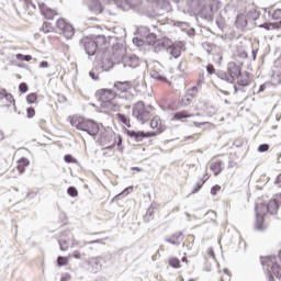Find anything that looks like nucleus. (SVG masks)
Returning a JSON list of instances; mask_svg holds the SVG:
<instances>
[{
  "mask_svg": "<svg viewBox=\"0 0 281 281\" xmlns=\"http://www.w3.org/2000/svg\"><path fill=\"white\" fill-rule=\"evenodd\" d=\"M64 161H66V164H78V159L69 154L64 157Z\"/></svg>",
  "mask_w": 281,
  "mask_h": 281,
  "instance_id": "obj_30",
  "label": "nucleus"
},
{
  "mask_svg": "<svg viewBox=\"0 0 281 281\" xmlns=\"http://www.w3.org/2000/svg\"><path fill=\"white\" fill-rule=\"evenodd\" d=\"M132 115L139 124H146L155 115V106L138 101L132 108Z\"/></svg>",
  "mask_w": 281,
  "mask_h": 281,
  "instance_id": "obj_2",
  "label": "nucleus"
},
{
  "mask_svg": "<svg viewBox=\"0 0 281 281\" xmlns=\"http://www.w3.org/2000/svg\"><path fill=\"white\" fill-rule=\"evenodd\" d=\"M149 126L153 132H149L148 135L151 137H157V135H161L166 131V124H164L159 115L153 116Z\"/></svg>",
  "mask_w": 281,
  "mask_h": 281,
  "instance_id": "obj_6",
  "label": "nucleus"
},
{
  "mask_svg": "<svg viewBox=\"0 0 281 281\" xmlns=\"http://www.w3.org/2000/svg\"><path fill=\"white\" fill-rule=\"evenodd\" d=\"M116 139L117 140V146H122V136H116Z\"/></svg>",
  "mask_w": 281,
  "mask_h": 281,
  "instance_id": "obj_46",
  "label": "nucleus"
},
{
  "mask_svg": "<svg viewBox=\"0 0 281 281\" xmlns=\"http://www.w3.org/2000/svg\"><path fill=\"white\" fill-rule=\"evenodd\" d=\"M187 240H189L190 243H194V236H192V235L188 236Z\"/></svg>",
  "mask_w": 281,
  "mask_h": 281,
  "instance_id": "obj_47",
  "label": "nucleus"
},
{
  "mask_svg": "<svg viewBox=\"0 0 281 281\" xmlns=\"http://www.w3.org/2000/svg\"><path fill=\"white\" fill-rule=\"evenodd\" d=\"M148 37L151 38L153 43H157V37L154 34L149 35Z\"/></svg>",
  "mask_w": 281,
  "mask_h": 281,
  "instance_id": "obj_44",
  "label": "nucleus"
},
{
  "mask_svg": "<svg viewBox=\"0 0 281 281\" xmlns=\"http://www.w3.org/2000/svg\"><path fill=\"white\" fill-rule=\"evenodd\" d=\"M71 256L72 258H76V260H80V258H82V255L78 250H75Z\"/></svg>",
  "mask_w": 281,
  "mask_h": 281,
  "instance_id": "obj_41",
  "label": "nucleus"
},
{
  "mask_svg": "<svg viewBox=\"0 0 281 281\" xmlns=\"http://www.w3.org/2000/svg\"><path fill=\"white\" fill-rule=\"evenodd\" d=\"M272 19L281 23V9L274 10V12L272 13Z\"/></svg>",
  "mask_w": 281,
  "mask_h": 281,
  "instance_id": "obj_32",
  "label": "nucleus"
},
{
  "mask_svg": "<svg viewBox=\"0 0 281 281\" xmlns=\"http://www.w3.org/2000/svg\"><path fill=\"white\" fill-rule=\"evenodd\" d=\"M16 60H20L21 63L25 61V63H30V60H32L31 55H23L21 53L15 55Z\"/></svg>",
  "mask_w": 281,
  "mask_h": 281,
  "instance_id": "obj_27",
  "label": "nucleus"
},
{
  "mask_svg": "<svg viewBox=\"0 0 281 281\" xmlns=\"http://www.w3.org/2000/svg\"><path fill=\"white\" fill-rule=\"evenodd\" d=\"M241 69L240 66L232 61L228 64L227 71L224 75V80L226 82H236L237 78L240 76Z\"/></svg>",
  "mask_w": 281,
  "mask_h": 281,
  "instance_id": "obj_7",
  "label": "nucleus"
},
{
  "mask_svg": "<svg viewBox=\"0 0 281 281\" xmlns=\"http://www.w3.org/2000/svg\"><path fill=\"white\" fill-rule=\"evenodd\" d=\"M205 184V181H203L202 183H198L193 191H192V194H196V192H199V190H201V188H203V186Z\"/></svg>",
  "mask_w": 281,
  "mask_h": 281,
  "instance_id": "obj_40",
  "label": "nucleus"
},
{
  "mask_svg": "<svg viewBox=\"0 0 281 281\" xmlns=\"http://www.w3.org/2000/svg\"><path fill=\"white\" fill-rule=\"evenodd\" d=\"M93 243L102 244V239H97V240L90 241L89 244L91 245Z\"/></svg>",
  "mask_w": 281,
  "mask_h": 281,
  "instance_id": "obj_52",
  "label": "nucleus"
},
{
  "mask_svg": "<svg viewBox=\"0 0 281 281\" xmlns=\"http://www.w3.org/2000/svg\"><path fill=\"white\" fill-rule=\"evenodd\" d=\"M249 82H250L249 74L240 72V76L237 78V83L239 85V87H247L249 86Z\"/></svg>",
  "mask_w": 281,
  "mask_h": 281,
  "instance_id": "obj_19",
  "label": "nucleus"
},
{
  "mask_svg": "<svg viewBox=\"0 0 281 281\" xmlns=\"http://www.w3.org/2000/svg\"><path fill=\"white\" fill-rule=\"evenodd\" d=\"M267 150H269V145L267 144H262L258 147L259 153H267Z\"/></svg>",
  "mask_w": 281,
  "mask_h": 281,
  "instance_id": "obj_39",
  "label": "nucleus"
},
{
  "mask_svg": "<svg viewBox=\"0 0 281 281\" xmlns=\"http://www.w3.org/2000/svg\"><path fill=\"white\" fill-rule=\"evenodd\" d=\"M0 100L2 101V104L4 106H14L16 101L14 100V95L8 92V90L4 91V94L0 97Z\"/></svg>",
  "mask_w": 281,
  "mask_h": 281,
  "instance_id": "obj_14",
  "label": "nucleus"
},
{
  "mask_svg": "<svg viewBox=\"0 0 281 281\" xmlns=\"http://www.w3.org/2000/svg\"><path fill=\"white\" fill-rule=\"evenodd\" d=\"M26 115L29 119L34 117V115H36V110H34V108H27L26 109Z\"/></svg>",
  "mask_w": 281,
  "mask_h": 281,
  "instance_id": "obj_37",
  "label": "nucleus"
},
{
  "mask_svg": "<svg viewBox=\"0 0 281 281\" xmlns=\"http://www.w3.org/2000/svg\"><path fill=\"white\" fill-rule=\"evenodd\" d=\"M113 106H114V110L120 109V105H117V104H113Z\"/></svg>",
  "mask_w": 281,
  "mask_h": 281,
  "instance_id": "obj_55",
  "label": "nucleus"
},
{
  "mask_svg": "<svg viewBox=\"0 0 281 281\" xmlns=\"http://www.w3.org/2000/svg\"><path fill=\"white\" fill-rule=\"evenodd\" d=\"M260 262L269 276V281H276L273 276L274 278H281V267L276 256L261 257Z\"/></svg>",
  "mask_w": 281,
  "mask_h": 281,
  "instance_id": "obj_4",
  "label": "nucleus"
},
{
  "mask_svg": "<svg viewBox=\"0 0 281 281\" xmlns=\"http://www.w3.org/2000/svg\"><path fill=\"white\" fill-rule=\"evenodd\" d=\"M113 87L119 93H128L133 89V81H115Z\"/></svg>",
  "mask_w": 281,
  "mask_h": 281,
  "instance_id": "obj_12",
  "label": "nucleus"
},
{
  "mask_svg": "<svg viewBox=\"0 0 281 281\" xmlns=\"http://www.w3.org/2000/svg\"><path fill=\"white\" fill-rule=\"evenodd\" d=\"M38 8H40L43 16H45V19H48V21H53V19L55 16H58V12H56V10L47 7L45 3H40Z\"/></svg>",
  "mask_w": 281,
  "mask_h": 281,
  "instance_id": "obj_11",
  "label": "nucleus"
},
{
  "mask_svg": "<svg viewBox=\"0 0 281 281\" xmlns=\"http://www.w3.org/2000/svg\"><path fill=\"white\" fill-rule=\"evenodd\" d=\"M61 251H67V248L60 247Z\"/></svg>",
  "mask_w": 281,
  "mask_h": 281,
  "instance_id": "obj_58",
  "label": "nucleus"
},
{
  "mask_svg": "<svg viewBox=\"0 0 281 281\" xmlns=\"http://www.w3.org/2000/svg\"><path fill=\"white\" fill-rule=\"evenodd\" d=\"M29 89L30 88L27 87V83H25V82H22V83L19 85L20 93H27Z\"/></svg>",
  "mask_w": 281,
  "mask_h": 281,
  "instance_id": "obj_34",
  "label": "nucleus"
},
{
  "mask_svg": "<svg viewBox=\"0 0 281 281\" xmlns=\"http://www.w3.org/2000/svg\"><path fill=\"white\" fill-rule=\"evenodd\" d=\"M195 126H201V123H195Z\"/></svg>",
  "mask_w": 281,
  "mask_h": 281,
  "instance_id": "obj_60",
  "label": "nucleus"
},
{
  "mask_svg": "<svg viewBox=\"0 0 281 281\" xmlns=\"http://www.w3.org/2000/svg\"><path fill=\"white\" fill-rule=\"evenodd\" d=\"M232 280V274H229V271L224 270V273L220 277V281H226Z\"/></svg>",
  "mask_w": 281,
  "mask_h": 281,
  "instance_id": "obj_35",
  "label": "nucleus"
},
{
  "mask_svg": "<svg viewBox=\"0 0 281 281\" xmlns=\"http://www.w3.org/2000/svg\"><path fill=\"white\" fill-rule=\"evenodd\" d=\"M27 104H36L38 102V94L36 92H31L26 95Z\"/></svg>",
  "mask_w": 281,
  "mask_h": 281,
  "instance_id": "obj_25",
  "label": "nucleus"
},
{
  "mask_svg": "<svg viewBox=\"0 0 281 281\" xmlns=\"http://www.w3.org/2000/svg\"><path fill=\"white\" fill-rule=\"evenodd\" d=\"M70 124L77 131H83V133H88L91 137H95L100 133V125L95 121L80 115L70 117Z\"/></svg>",
  "mask_w": 281,
  "mask_h": 281,
  "instance_id": "obj_1",
  "label": "nucleus"
},
{
  "mask_svg": "<svg viewBox=\"0 0 281 281\" xmlns=\"http://www.w3.org/2000/svg\"><path fill=\"white\" fill-rule=\"evenodd\" d=\"M188 117H192V114H190V112H188L187 110L176 112L173 115V120H186Z\"/></svg>",
  "mask_w": 281,
  "mask_h": 281,
  "instance_id": "obj_21",
  "label": "nucleus"
},
{
  "mask_svg": "<svg viewBox=\"0 0 281 281\" xmlns=\"http://www.w3.org/2000/svg\"><path fill=\"white\" fill-rule=\"evenodd\" d=\"M206 71H207V74H210V76H212V75L216 74V68H214V65L209 64L206 66Z\"/></svg>",
  "mask_w": 281,
  "mask_h": 281,
  "instance_id": "obj_38",
  "label": "nucleus"
},
{
  "mask_svg": "<svg viewBox=\"0 0 281 281\" xmlns=\"http://www.w3.org/2000/svg\"><path fill=\"white\" fill-rule=\"evenodd\" d=\"M157 78H158V80H161V82H168V79L166 77L159 76Z\"/></svg>",
  "mask_w": 281,
  "mask_h": 281,
  "instance_id": "obj_45",
  "label": "nucleus"
},
{
  "mask_svg": "<svg viewBox=\"0 0 281 281\" xmlns=\"http://www.w3.org/2000/svg\"><path fill=\"white\" fill-rule=\"evenodd\" d=\"M168 265L172 269H181V260L179 258H177V257H170L168 259Z\"/></svg>",
  "mask_w": 281,
  "mask_h": 281,
  "instance_id": "obj_22",
  "label": "nucleus"
},
{
  "mask_svg": "<svg viewBox=\"0 0 281 281\" xmlns=\"http://www.w3.org/2000/svg\"><path fill=\"white\" fill-rule=\"evenodd\" d=\"M67 194L69 196L76 198V196H78V189H76L75 187H69L67 189Z\"/></svg>",
  "mask_w": 281,
  "mask_h": 281,
  "instance_id": "obj_31",
  "label": "nucleus"
},
{
  "mask_svg": "<svg viewBox=\"0 0 281 281\" xmlns=\"http://www.w3.org/2000/svg\"><path fill=\"white\" fill-rule=\"evenodd\" d=\"M56 27L57 30H59L63 34V36H65V38H71L74 36V34H76V31H74V26H71V24L67 23V21H65V19L60 18L57 20L56 22Z\"/></svg>",
  "mask_w": 281,
  "mask_h": 281,
  "instance_id": "obj_8",
  "label": "nucleus"
},
{
  "mask_svg": "<svg viewBox=\"0 0 281 281\" xmlns=\"http://www.w3.org/2000/svg\"><path fill=\"white\" fill-rule=\"evenodd\" d=\"M236 23H237V24H238V23H243V25H247V18H245L244 14H239V15L237 16Z\"/></svg>",
  "mask_w": 281,
  "mask_h": 281,
  "instance_id": "obj_36",
  "label": "nucleus"
},
{
  "mask_svg": "<svg viewBox=\"0 0 281 281\" xmlns=\"http://www.w3.org/2000/svg\"><path fill=\"white\" fill-rule=\"evenodd\" d=\"M259 91H265V86H261Z\"/></svg>",
  "mask_w": 281,
  "mask_h": 281,
  "instance_id": "obj_57",
  "label": "nucleus"
},
{
  "mask_svg": "<svg viewBox=\"0 0 281 281\" xmlns=\"http://www.w3.org/2000/svg\"><path fill=\"white\" fill-rule=\"evenodd\" d=\"M127 135H128V137H134V139H136V142H142V139H144L146 137H153V136H149L150 132L144 133V132L128 131Z\"/></svg>",
  "mask_w": 281,
  "mask_h": 281,
  "instance_id": "obj_16",
  "label": "nucleus"
},
{
  "mask_svg": "<svg viewBox=\"0 0 281 281\" xmlns=\"http://www.w3.org/2000/svg\"><path fill=\"white\" fill-rule=\"evenodd\" d=\"M80 45L83 47L88 56H95L98 49L106 45V37L103 35H98L95 38L86 36L80 41Z\"/></svg>",
  "mask_w": 281,
  "mask_h": 281,
  "instance_id": "obj_3",
  "label": "nucleus"
},
{
  "mask_svg": "<svg viewBox=\"0 0 281 281\" xmlns=\"http://www.w3.org/2000/svg\"><path fill=\"white\" fill-rule=\"evenodd\" d=\"M70 279H71V276L67 274L66 277L61 278V281H67V280H70Z\"/></svg>",
  "mask_w": 281,
  "mask_h": 281,
  "instance_id": "obj_48",
  "label": "nucleus"
},
{
  "mask_svg": "<svg viewBox=\"0 0 281 281\" xmlns=\"http://www.w3.org/2000/svg\"><path fill=\"white\" fill-rule=\"evenodd\" d=\"M128 190H131V188H126L122 193H120V194H126V193H128Z\"/></svg>",
  "mask_w": 281,
  "mask_h": 281,
  "instance_id": "obj_53",
  "label": "nucleus"
},
{
  "mask_svg": "<svg viewBox=\"0 0 281 281\" xmlns=\"http://www.w3.org/2000/svg\"><path fill=\"white\" fill-rule=\"evenodd\" d=\"M116 120H119V122H121V124H124V126H127V127L131 126V119H128V116H126V114L117 113Z\"/></svg>",
  "mask_w": 281,
  "mask_h": 281,
  "instance_id": "obj_23",
  "label": "nucleus"
},
{
  "mask_svg": "<svg viewBox=\"0 0 281 281\" xmlns=\"http://www.w3.org/2000/svg\"><path fill=\"white\" fill-rule=\"evenodd\" d=\"M278 212V202L271 200L268 204L259 203L256 205V216H261L265 218L267 214H276Z\"/></svg>",
  "mask_w": 281,
  "mask_h": 281,
  "instance_id": "obj_5",
  "label": "nucleus"
},
{
  "mask_svg": "<svg viewBox=\"0 0 281 281\" xmlns=\"http://www.w3.org/2000/svg\"><path fill=\"white\" fill-rule=\"evenodd\" d=\"M169 54L173 57V58H179V56H181V50L183 49V47L181 46V43L178 44H172L169 46Z\"/></svg>",
  "mask_w": 281,
  "mask_h": 281,
  "instance_id": "obj_18",
  "label": "nucleus"
},
{
  "mask_svg": "<svg viewBox=\"0 0 281 281\" xmlns=\"http://www.w3.org/2000/svg\"><path fill=\"white\" fill-rule=\"evenodd\" d=\"M132 170H136V172H142V168L139 167H133Z\"/></svg>",
  "mask_w": 281,
  "mask_h": 281,
  "instance_id": "obj_50",
  "label": "nucleus"
},
{
  "mask_svg": "<svg viewBox=\"0 0 281 281\" xmlns=\"http://www.w3.org/2000/svg\"><path fill=\"white\" fill-rule=\"evenodd\" d=\"M134 60H135L136 63H139V59H137V58H134Z\"/></svg>",
  "mask_w": 281,
  "mask_h": 281,
  "instance_id": "obj_59",
  "label": "nucleus"
},
{
  "mask_svg": "<svg viewBox=\"0 0 281 281\" xmlns=\"http://www.w3.org/2000/svg\"><path fill=\"white\" fill-rule=\"evenodd\" d=\"M57 263L59 267H67V265H69V257L59 256L57 258Z\"/></svg>",
  "mask_w": 281,
  "mask_h": 281,
  "instance_id": "obj_28",
  "label": "nucleus"
},
{
  "mask_svg": "<svg viewBox=\"0 0 281 281\" xmlns=\"http://www.w3.org/2000/svg\"><path fill=\"white\" fill-rule=\"evenodd\" d=\"M206 254H207L209 258H213V259L216 258V256L214 255V250L212 248H209L206 250Z\"/></svg>",
  "mask_w": 281,
  "mask_h": 281,
  "instance_id": "obj_42",
  "label": "nucleus"
},
{
  "mask_svg": "<svg viewBox=\"0 0 281 281\" xmlns=\"http://www.w3.org/2000/svg\"><path fill=\"white\" fill-rule=\"evenodd\" d=\"M222 188L220 184H215L213 188H211V194L212 196H216L218 192H221Z\"/></svg>",
  "mask_w": 281,
  "mask_h": 281,
  "instance_id": "obj_33",
  "label": "nucleus"
},
{
  "mask_svg": "<svg viewBox=\"0 0 281 281\" xmlns=\"http://www.w3.org/2000/svg\"><path fill=\"white\" fill-rule=\"evenodd\" d=\"M4 93H5V89L1 88V86H0V98H1V95H3Z\"/></svg>",
  "mask_w": 281,
  "mask_h": 281,
  "instance_id": "obj_49",
  "label": "nucleus"
},
{
  "mask_svg": "<svg viewBox=\"0 0 281 281\" xmlns=\"http://www.w3.org/2000/svg\"><path fill=\"white\" fill-rule=\"evenodd\" d=\"M262 27H265L266 30H279L280 29V24L278 23H266L262 25Z\"/></svg>",
  "mask_w": 281,
  "mask_h": 281,
  "instance_id": "obj_29",
  "label": "nucleus"
},
{
  "mask_svg": "<svg viewBox=\"0 0 281 281\" xmlns=\"http://www.w3.org/2000/svg\"><path fill=\"white\" fill-rule=\"evenodd\" d=\"M255 227L258 232H262L265 229V217L256 215Z\"/></svg>",
  "mask_w": 281,
  "mask_h": 281,
  "instance_id": "obj_24",
  "label": "nucleus"
},
{
  "mask_svg": "<svg viewBox=\"0 0 281 281\" xmlns=\"http://www.w3.org/2000/svg\"><path fill=\"white\" fill-rule=\"evenodd\" d=\"M41 32L44 34H49L50 32H54V25H52L49 22H44L41 27Z\"/></svg>",
  "mask_w": 281,
  "mask_h": 281,
  "instance_id": "obj_26",
  "label": "nucleus"
},
{
  "mask_svg": "<svg viewBox=\"0 0 281 281\" xmlns=\"http://www.w3.org/2000/svg\"><path fill=\"white\" fill-rule=\"evenodd\" d=\"M184 238L186 237L182 235V233H175L166 240H167V243H169V245H176L177 247H179V245H181V243H183Z\"/></svg>",
  "mask_w": 281,
  "mask_h": 281,
  "instance_id": "obj_15",
  "label": "nucleus"
},
{
  "mask_svg": "<svg viewBox=\"0 0 281 281\" xmlns=\"http://www.w3.org/2000/svg\"><path fill=\"white\" fill-rule=\"evenodd\" d=\"M0 139H3V132L0 131Z\"/></svg>",
  "mask_w": 281,
  "mask_h": 281,
  "instance_id": "obj_56",
  "label": "nucleus"
},
{
  "mask_svg": "<svg viewBox=\"0 0 281 281\" xmlns=\"http://www.w3.org/2000/svg\"><path fill=\"white\" fill-rule=\"evenodd\" d=\"M181 261L188 263V257H183V258L181 259Z\"/></svg>",
  "mask_w": 281,
  "mask_h": 281,
  "instance_id": "obj_54",
  "label": "nucleus"
},
{
  "mask_svg": "<svg viewBox=\"0 0 281 281\" xmlns=\"http://www.w3.org/2000/svg\"><path fill=\"white\" fill-rule=\"evenodd\" d=\"M40 67H42V69H47V67H49V63L41 61Z\"/></svg>",
  "mask_w": 281,
  "mask_h": 281,
  "instance_id": "obj_43",
  "label": "nucleus"
},
{
  "mask_svg": "<svg viewBox=\"0 0 281 281\" xmlns=\"http://www.w3.org/2000/svg\"><path fill=\"white\" fill-rule=\"evenodd\" d=\"M101 144L105 146L106 149L115 148V144H117V134L113 132H105L101 136Z\"/></svg>",
  "mask_w": 281,
  "mask_h": 281,
  "instance_id": "obj_10",
  "label": "nucleus"
},
{
  "mask_svg": "<svg viewBox=\"0 0 281 281\" xmlns=\"http://www.w3.org/2000/svg\"><path fill=\"white\" fill-rule=\"evenodd\" d=\"M27 166H30V160L27 158H20L18 160L16 167L13 169V172H18V175H23Z\"/></svg>",
  "mask_w": 281,
  "mask_h": 281,
  "instance_id": "obj_13",
  "label": "nucleus"
},
{
  "mask_svg": "<svg viewBox=\"0 0 281 281\" xmlns=\"http://www.w3.org/2000/svg\"><path fill=\"white\" fill-rule=\"evenodd\" d=\"M233 56L234 58H247V50H245V47H243V45H239L237 46Z\"/></svg>",
  "mask_w": 281,
  "mask_h": 281,
  "instance_id": "obj_20",
  "label": "nucleus"
},
{
  "mask_svg": "<svg viewBox=\"0 0 281 281\" xmlns=\"http://www.w3.org/2000/svg\"><path fill=\"white\" fill-rule=\"evenodd\" d=\"M210 168H211L212 172L214 173V177H218V175H221V172H223V161H221V160L212 161L210 165Z\"/></svg>",
  "mask_w": 281,
  "mask_h": 281,
  "instance_id": "obj_17",
  "label": "nucleus"
},
{
  "mask_svg": "<svg viewBox=\"0 0 281 281\" xmlns=\"http://www.w3.org/2000/svg\"><path fill=\"white\" fill-rule=\"evenodd\" d=\"M276 183H281V173L277 177Z\"/></svg>",
  "mask_w": 281,
  "mask_h": 281,
  "instance_id": "obj_51",
  "label": "nucleus"
},
{
  "mask_svg": "<svg viewBox=\"0 0 281 281\" xmlns=\"http://www.w3.org/2000/svg\"><path fill=\"white\" fill-rule=\"evenodd\" d=\"M97 95L103 104H113V100L117 98V92L113 89H101L97 92Z\"/></svg>",
  "mask_w": 281,
  "mask_h": 281,
  "instance_id": "obj_9",
  "label": "nucleus"
},
{
  "mask_svg": "<svg viewBox=\"0 0 281 281\" xmlns=\"http://www.w3.org/2000/svg\"><path fill=\"white\" fill-rule=\"evenodd\" d=\"M189 281H194L193 279H190Z\"/></svg>",
  "mask_w": 281,
  "mask_h": 281,
  "instance_id": "obj_62",
  "label": "nucleus"
},
{
  "mask_svg": "<svg viewBox=\"0 0 281 281\" xmlns=\"http://www.w3.org/2000/svg\"><path fill=\"white\" fill-rule=\"evenodd\" d=\"M94 3H95V5H98V1H95Z\"/></svg>",
  "mask_w": 281,
  "mask_h": 281,
  "instance_id": "obj_61",
  "label": "nucleus"
}]
</instances>
